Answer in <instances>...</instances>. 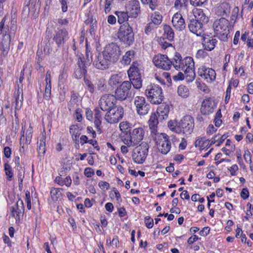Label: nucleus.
Listing matches in <instances>:
<instances>
[{"label":"nucleus","instance_id":"nucleus-1","mask_svg":"<svg viewBox=\"0 0 253 253\" xmlns=\"http://www.w3.org/2000/svg\"><path fill=\"white\" fill-rule=\"evenodd\" d=\"M169 128L176 133L191 134L194 127V120L189 115L184 116L179 122L170 120L168 122Z\"/></svg>","mask_w":253,"mask_h":253},{"label":"nucleus","instance_id":"nucleus-2","mask_svg":"<svg viewBox=\"0 0 253 253\" xmlns=\"http://www.w3.org/2000/svg\"><path fill=\"white\" fill-rule=\"evenodd\" d=\"M16 23L17 20L15 16H12L10 21H9L5 15L0 22V35H2L7 40L13 38L17 30Z\"/></svg>","mask_w":253,"mask_h":253},{"label":"nucleus","instance_id":"nucleus-3","mask_svg":"<svg viewBox=\"0 0 253 253\" xmlns=\"http://www.w3.org/2000/svg\"><path fill=\"white\" fill-rule=\"evenodd\" d=\"M229 21L223 17L214 21L213 23L214 32L220 40L225 41L227 40V36L229 33Z\"/></svg>","mask_w":253,"mask_h":253},{"label":"nucleus","instance_id":"nucleus-4","mask_svg":"<svg viewBox=\"0 0 253 253\" xmlns=\"http://www.w3.org/2000/svg\"><path fill=\"white\" fill-rule=\"evenodd\" d=\"M118 39L126 44L130 45L134 42V33L132 28L127 23L122 25L118 33Z\"/></svg>","mask_w":253,"mask_h":253},{"label":"nucleus","instance_id":"nucleus-5","mask_svg":"<svg viewBox=\"0 0 253 253\" xmlns=\"http://www.w3.org/2000/svg\"><path fill=\"white\" fill-rule=\"evenodd\" d=\"M146 94L152 104H161L164 98L162 89L157 85H150L146 89Z\"/></svg>","mask_w":253,"mask_h":253},{"label":"nucleus","instance_id":"nucleus-6","mask_svg":"<svg viewBox=\"0 0 253 253\" xmlns=\"http://www.w3.org/2000/svg\"><path fill=\"white\" fill-rule=\"evenodd\" d=\"M102 52L110 59V61H112V63L116 62L121 54L120 46L115 42L107 44Z\"/></svg>","mask_w":253,"mask_h":253},{"label":"nucleus","instance_id":"nucleus-7","mask_svg":"<svg viewBox=\"0 0 253 253\" xmlns=\"http://www.w3.org/2000/svg\"><path fill=\"white\" fill-rule=\"evenodd\" d=\"M123 108L121 106H116L106 113L104 119L110 124H116L123 118Z\"/></svg>","mask_w":253,"mask_h":253},{"label":"nucleus","instance_id":"nucleus-8","mask_svg":"<svg viewBox=\"0 0 253 253\" xmlns=\"http://www.w3.org/2000/svg\"><path fill=\"white\" fill-rule=\"evenodd\" d=\"M149 146L146 143H142L133 150L132 155L134 162L137 164H142L145 160L148 152Z\"/></svg>","mask_w":253,"mask_h":253},{"label":"nucleus","instance_id":"nucleus-9","mask_svg":"<svg viewBox=\"0 0 253 253\" xmlns=\"http://www.w3.org/2000/svg\"><path fill=\"white\" fill-rule=\"evenodd\" d=\"M156 140L158 148L163 154H167L170 150L171 143L169 139V136L166 133H158L154 135Z\"/></svg>","mask_w":253,"mask_h":253},{"label":"nucleus","instance_id":"nucleus-10","mask_svg":"<svg viewBox=\"0 0 253 253\" xmlns=\"http://www.w3.org/2000/svg\"><path fill=\"white\" fill-rule=\"evenodd\" d=\"M130 83L136 89H140L142 87V80L138 68L132 64L127 71Z\"/></svg>","mask_w":253,"mask_h":253},{"label":"nucleus","instance_id":"nucleus-11","mask_svg":"<svg viewBox=\"0 0 253 253\" xmlns=\"http://www.w3.org/2000/svg\"><path fill=\"white\" fill-rule=\"evenodd\" d=\"M131 83L129 81H124L117 88L114 97L116 100H125L130 94Z\"/></svg>","mask_w":253,"mask_h":253},{"label":"nucleus","instance_id":"nucleus-12","mask_svg":"<svg viewBox=\"0 0 253 253\" xmlns=\"http://www.w3.org/2000/svg\"><path fill=\"white\" fill-rule=\"evenodd\" d=\"M116 99L114 95L106 94L102 95L99 100V106L102 111L110 110L116 106Z\"/></svg>","mask_w":253,"mask_h":253},{"label":"nucleus","instance_id":"nucleus-13","mask_svg":"<svg viewBox=\"0 0 253 253\" xmlns=\"http://www.w3.org/2000/svg\"><path fill=\"white\" fill-rule=\"evenodd\" d=\"M130 139L126 140L125 143L127 146H135L139 143L143 138L144 135V131L143 129L139 127L133 129L132 130H129Z\"/></svg>","mask_w":253,"mask_h":253},{"label":"nucleus","instance_id":"nucleus-14","mask_svg":"<svg viewBox=\"0 0 253 253\" xmlns=\"http://www.w3.org/2000/svg\"><path fill=\"white\" fill-rule=\"evenodd\" d=\"M69 38V33L67 29L60 26L55 31L53 40L59 47L63 46Z\"/></svg>","mask_w":253,"mask_h":253},{"label":"nucleus","instance_id":"nucleus-15","mask_svg":"<svg viewBox=\"0 0 253 253\" xmlns=\"http://www.w3.org/2000/svg\"><path fill=\"white\" fill-rule=\"evenodd\" d=\"M153 62L155 65L165 70L170 69L172 65L171 61L166 55L158 54L155 55L153 59Z\"/></svg>","mask_w":253,"mask_h":253},{"label":"nucleus","instance_id":"nucleus-16","mask_svg":"<svg viewBox=\"0 0 253 253\" xmlns=\"http://www.w3.org/2000/svg\"><path fill=\"white\" fill-rule=\"evenodd\" d=\"M134 104L136 111L140 115L148 114L150 109V104L146 101L145 98L142 96H137L134 100Z\"/></svg>","mask_w":253,"mask_h":253},{"label":"nucleus","instance_id":"nucleus-17","mask_svg":"<svg viewBox=\"0 0 253 253\" xmlns=\"http://www.w3.org/2000/svg\"><path fill=\"white\" fill-rule=\"evenodd\" d=\"M111 63H112V61H110V59L102 52L96 57L93 64L96 68L104 70L108 68Z\"/></svg>","mask_w":253,"mask_h":253},{"label":"nucleus","instance_id":"nucleus-18","mask_svg":"<svg viewBox=\"0 0 253 253\" xmlns=\"http://www.w3.org/2000/svg\"><path fill=\"white\" fill-rule=\"evenodd\" d=\"M189 30L198 36H203L204 33L203 24L197 20L192 19L188 24Z\"/></svg>","mask_w":253,"mask_h":253},{"label":"nucleus","instance_id":"nucleus-19","mask_svg":"<svg viewBox=\"0 0 253 253\" xmlns=\"http://www.w3.org/2000/svg\"><path fill=\"white\" fill-rule=\"evenodd\" d=\"M173 27L178 31H181L186 27L185 20L182 15L178 12L174 14L171 20Z\"/></svg>","mask_w":253,"mask_h":253},{"label":"nucleus","instance_id":"nucleus-20","mask_svg":"<svg viewBox=\"0 0 253 253\" xmlns=\"http://www.w3.org/2000/svg\"><path fill=\"white\" fill-rule=\"evenodd\" d=\"M126 8L130 16L136 18L140 12L139 2L136 0H130L126 5Z\"/></svg>","mask_w":253,"mask_h":253},{"label":"nucleus","instance_id":"nucleus-21","mask_svg":"<svg viewBox=\"0 0 253 253\" xmlns=\"http://www.w3.org/2000/svg\"><path fill=\"white\" fill-rule=\"evenodd\" d=\"M11 215L15 217L16 221H19L21 216H22L24 211V207L23 201L21 199H18L16 202L15 207L11 208Z\"/></svg>","mask_w":253,"mask_h":253},{"label":"nucleus","instance_id":"nucleus-22","mask_svg":"<svg viewBox=\"0 0 253 253\" xmlns=\"http://www.w3.org/2000/svg\"><path fill=\"white\" fill-rule=\"evenodd\" d=\"M214 107L212 101L210 98L204 99L200 108V111L204 115H208L213 112Z\"/></svg>","mask_w":253,"mask_h":253},{"label":"nucleus","instance_id":"nucleus-23","mask_svg":"<svg viewBox=\"0 0 253 253\" xmlns=\"http://www.w3.org/2000/svg\"><path fill=\"white\" fill-rule=\"evenodd\" d=\"M80 101L78 99V94L75 91L71 92V100L68 103V108L70 111L75 110L76 113H78V111H80L79 108Z\"/></svg>","mask_w":253,"mask_h":253},{"label":"nucleus","instance_id":"nucleus-24","mask_svg":"<svg viewBox=\"0 0 253 253\" xmlns=\"http://www.w3.org/2000/svg\"><path fill=\"white\" fill-rule=\"evenodd\" d=\"M169 112V106L166 103H162L157 108V115L159 116L160 122L166 120L168 118Z\"/></svg>","mask_w":253,"mask_h":253},{"label":"nucleus","instance_id":"nucleus-25","mask_svg":"<svg viewBox=\"0 0 253 253\" xmlns=\"http://www.w3.org/2000/svg\"><path fill=\"white\" fill-rule=\"evenodd\" d=\"M159 121H160L159 116L156 113H152L150 116L148 123L149 128L151 130L153 137H154V135L158 134L157 126Z\"/></svg>","mask_w":253,"mask_h":253},{"label":"nucleus","instance_id":"nucleus-26","mask_svg":"<svg viewBox=\"0 0 253 253\" xmlns=\"http://www.w3.org/2000/svg\"><path fill=\"white\" fill-rule=\"evenodd\" d=\"M217 42V41L212 37H204L202 43L205 47V49L211 51L214 48Z\"/></svg>","mask_w":253,"mask_h":253},{"label":"nucleus","instance_id":"nucleus-27","mask_svg":"<svg viewBox=\"0 0 253 253\" xmlns=\"http://www.w3.org/2000/svg\"><path fill=\"white\" fill-rule=\"evenodd\" d=\"M45 82L46 85L43 97L46 100H48L50 98L51 89V75L49 71H47L46 73Z\"/></svg>","mask_w":253,"mask_h":253},{"label":"nucleus","instance_id":"nucleus-28","mask_svg":"<svg viewBox=\"0 0 253 253\" xmlns=\"http://www.w3.org/2000/svg\"><path fill=\"white\" fill-rule=\"evenodd\" d=\"M77 64L78 68L75 71V77L77 79H81L86 74L87 67L83 65L81 60L77 61Z\"/></svg>","mask_w":253,"mask_h":253},{"label":"nucleus","instance_id":"nucleus-29","mask_svg":"<svg viewBox=\"0 0 253 253\" xmlns=\"http://www.w3.org/2000/svg\"><path fill=\"white\" fill-rule=\"evenodd\" d=\"M36 1L37 0H29L28 3L23 8V13L26 15H28L30 12L35 14L37 12Z\"/></svg>","mask_w":253,"mask_h":253},{"label":"nucleus","instance_id":"nucleus-30","mask_svg":"<svg viewBox=\"0 0 253 253\" xmlns=\"http://www.w3.org/2000/svg\"><path fill=\"white\" fill-rule=\"evenodd\" d=\"M219 15L221 16H228L230 13V6L227 2L221 3L218 7Z\"/></svg>","mask_w":253,"mask_h":253},{"label":"nucleus","instance_id":"nucleus-31","mask_svg":"<svg viewBox=\"0 0 253 253\" xmlns=\"http://www.w3.org/2000/svg\"><path fill=\"white\" fill-rule=\"evenodd\" d=\"M194 16L198 21H200L203 24L208 22V17L205 15L203 11L201 9H197L194 12Z\"/></svg>","mask_w":253,"mask_h":253},{"label":"nucleus","instance_id":"nucleus-32","mask_svg":"<svg viewBox=\"0 0 253 253\" xmlns=\"http://www.w3.org/2000/svg\"><path fill=\"white\" fill-rule=\"evenodd\" d=\"M180 64V68L182 71L184 68H192L194 67V62L191 57L187 56L182 59Z\"/></svg>","mask_w":253,"mask_h":253},{"label":"nucleus","instance_id":"nucleus-33","mask_svg":"<svg viewBox=\"0 0 253 253\" xmlns=\"http://www.w3.org/2000/svg\"><path fill=\"white\" fill-rule=\"evenodd\" d=\"M186 75L185 78L187 82H192L195 78L194 67L192 68H184L182 70Z\"/></svg>","mask_w":253,"mask_h":253},{"label":"nucleus","instance_id":"nucleus-34","mask_svg":"<svg viewBox=\"0 0 253 253\" xmlns=\"http://www.w3.org/2000/svg\"><path fill=\"white\" fill-rule=\"evenodd\" d=\"M81 60L83 62V64L86 67H89L92 62V54L89 51H86V58L80 55L78 58V61Z\"/></svg>","mask_w":253,"mask_h":253},{"label":"nucleus","instance_id":"nucleus-35","mask_svg":"<svg viewBox=\"0 0 253 253\" xmlns=\"http://www.w3.org/2000/svg\"><path fill=\"white\" fill-rule=\"evenodd\" d=\"M115 14L118 17V22L120 24H123L125 22H126L128 19V12L116 11L115 12Z\"/></svg>","mask_w":253,"mask_h":253},{"label":"nucleus","instance_id":"nucleus-36","mask_svg":"<svg viewBox=\"0 0 253 253\" xmlns=\"http://www.w3.org/2000/svg\"><path fill=\"white\" fill-rule=\"evenodd\" d=\"M177 93L178 95L182 98H187L189 94V89L186 86L181 84L177 88Z\"/></svg>","mask_w":253,"mask_h":253},{"label":"nucleus","instance_id":"nucleus-37","mask_svg":"<svg viewBox=\"0 0 253 253\" xmlns=\"http://www.w3.org/2000/svg\"><path fill=\"white\" fill-rule=\"evenodd\" d=\"M216 74L214 70L211 68H207L204 79L207 82H211L215 80Z\"/></svg>","mask_w":253,"mask_h":253},{"label":"nucleus","instance_id":"nucleus-38","mask_svg":"<svg viewBox=\"0 0 253 253\" xmlns=\"http://www.w3.org/2000/svg\"><path fill=\"white\" fill-rule=\"evenodd\" d=\"M134 51L132 50L126 52L123 57V62L124 64L128 65L130 64L131 59L134 57Z\"/></svg>","mask_w":253,"mask_h":253},{"label":"nucleus","instance_id":"nucleus-39","mask_svg":"<svg viewBox=\"0 0 253 253\" xmlns=\"http://www.w3.org/2000/svg\"><path fill=\"white\" fill-rule=\"evenodd\" d=\"M62 191L63 189L62 188H52L50 191L52 199L54 201H56L58 198H61L62 196Z\"/></svg>","mask_w":253,"mask_h":253},{"label":"nucleus","instance_id":"nucleus-40","mask_svg":"<svg viewBox=\"0 0 253 253\" xmlns=\"http://www.w3.org/2000/svg\"><path fill=\"white\" fill-rule=\"evenodd\" d=\"M174 62H172V64L176 70H178L180 69V64L182 59V57L180 53L176 52L174 57L173 58Z\"/></svg>","mask_w":253,"mask_h":253},{"label":"nucleus","instance_id":"nucleus-41","mask_svg":"<svg viewBox=\"0 0 253 253\" xmlns=\"http://www.w3.org/2000/svg\"><path fill=\"white\" fill-rule=\"evenodd\" d=\"M188 3V0H176L174 3V7L177 10L185 9Z\"/></svg>","mask_w":253,"mask_h":253},{"label":"nucleus","instance_id":"nucleus-42","mask_svg":"<svg viewBox=\"0 0 253 253\" xmlns=\"http://www.w3.org/2000/svg\"><path fill=\"white\" fill-rule=\"evenodd\" d=\"M162 20V16L159 12H155L151 16V23L154 25H157L161 23Z\"/></svg>","mask_w":253,"mask_h":253},{"label":"nucleus","instance_id":"nucleus-43","mask_svg":"<svg viewBox=\"0 0 253 253\" xmlns=\"http://www.w3.org/2000/svg\"><path fill=\"white\" fill-rule=\"evenodd\" d=\"M70 133L72 135L73 140L77 143L78 138L80 135V133H79V130L75 126L72 125L70 126Z\"/></svg>","mask_w":253,"mask_h":253},{"label":"nucleus","instance_id":"nucleus-44","mask_svg":"<svg viewBox=\"0 0 253 253\" xmlns=\"http://www.w3.org/2000/svg\"><path fill=\"white\" fill-rule=\"evenodd\" d=\"M164 29L165 33L167 34V39L169 41H172L174 38V32L173 30L168 25L165 26Z\"/></svg>","mask_w":253,"mask_h":253},{"label":"nucleus","instance_id":"nucleus-45","mask_svg":"<svg viewBox=\"0 0 253 253\" xmlns=\"http://www.w3.org/2000/svg\"><path fill=\"white\" fill-rule=\"evenodd\" d=\"M121 82V77L117 74L113 75L111 76L108 84L111 86L116 85Z\"/></svg>","mask_w":253,"mask_h":253},{"label":"nucleus","instance_id":"nucleus-46","mask_svg":"<svg viewBox=\"0 0 253 253\" xmlns=\"http://www.w3.org/2000/svg\"><path fill=\"white\" fill-rule=\"evenodd\" d=\"M18 167V181L19 182V186H20V185H22V182H23V179L24 178V173H25V171H24V169H23V168L19 165V164H18V166H17Z\"/></svg>","mask_w":253,"mask_h":253},{"label":"nucleus","instance_id":"nucleus-47","mask_svg":"<svg viewBox=\"0 0 253 253\" xmlns=\"http://www.w3.org/2000/svg\"><path fill=\"white\" fill-rule=\"evenodd\" d=\"M10 40H7L6 43L3 42V41H2L1 42V50L2 52V53L4 55H5L8 53L9 48V44H10Z\"/></svg>","mask_w":253,"mask_h":253},{"label":"nucleus","instance_id":"nucleus-48","mask_svg":"<svg viewBox=\"0 0 253 253\" xmlns=\"http://www.w3.org/2000/svg\"><path fill=\"white\" fill-rule=\"evenodd\" d=\"M33 130L31 127H29L26 132L25 144H29L31 141L32 138Z\"/></svg>","mask_w":253,"mask_h":253},{"label":"nucleus","instance_id":"nucleus-49","mask_svg":"<svg viewBox=\"0 0 253 253\" xmlns=\"http://www.w3.org/2000/svg\"><path fill=\"white\" fill-rule=\"evenodd\" d=\"M239 11V9L238 7H235L232 9L231 19L232 21H234V22H235L238 19Z\"/></svg>","mask_w":253,"mask_h":253},{"label":"nucleus","instance_id":"nucleus-50","mask_svg":"<svg viewBox=\"0 0 253 253\" xmlns=\"http://www.w3.org/2000/svg\"><path fill=\"white\" fill-rule=\"evenodd\" d=\"M144 222L145 225L148 228H151L154 225L153 219L150 216L145 217Z\"/></svg>","mask_w":253,"mask_h":253},{"label":"nucleus","instance_id":"nucleus-51","mask_svg":"<svg viewBox=\"0 0 253 253\" xmlns=\"http://www.w3.org/2000/svg\"><path fill=\"white\" fill-rule=\"evenodd\" d=\"M4 169L6 175L8 176V180H10L13 176V173L10 170V166L7 164H5Z\"/></svg>","mask_w":253,"mask_h":253},{"label":"nucleus","instance_id":"nucleus-52","mask_svg":"<svg viewBox=\"0 0 253 253\" xmlns=\"http://www.w3.org/2000/svg\"><path fill=\"white\" fill-rule=\"evenodd\" d=\"M207 141H204L203 138L197 139L195 142V146L196 147H200L201 149H203L204 144Z\"/></svg>","mask_w":253,"mask_h":253},{"label":"nucleus","instance_id":"nucleus-53","mask_svg":"<svg viewBox=\"0 0 253 253\" xmlns=\"http://www.w3.org/2000/svg\"><path fill=\"white\" fill-rule=\"evenodd\" d=\"M155 25H154L153 23L150 22L149 23L145 28V33L147 35H149L152 30L154 29Z\"/></svg>","mask_w":253,"mask_h":253},{"label":"nucleus","instance_id":"nucleus-54","mask_svg":"<svg viewBox=\"0 0 253 253\" xmlns=\"http://www.w3.org/2000/svg\"><path fill=\"white\" fill-rule=\"evenodd\" d=\"M148 4H149L150 8L152 10H154L158 6V0H149V1H148Z\"/></svg>","mask_w":253,"mask_h":253},{"label":"nucleus","instance_id":"nucleus-55","mask_svg":"<svg viewBox=\"0 0 253 253\" xmlns=\"http://www.w3.org/2000/svg\"><path fill=\"white\" fill-rule=\"evenodd\" d=\"M38 151L39 154H44L45 152V143H40L39 145L38 148Z\"/></svg>","mask_w":253,"mask_h":253},{"label":"nucleus","instance_id":"nucleus-56","mask_svg":"<svg viewBox=\"0 0 253 253\" xmlns=\"http://www.w3.org/2000/svg\"><path fill=\"white\" fill-rule=\"evenodd\" d=\"M206 0H190L191 4L194 6H198L202 5Z\"/></svg>","mask_w":253,"mask_h":253},{"label":"nucleus","instance_id":"nucleus-57","mask_svg":"<svg viewBox=\"0 0 253 253\" xmlns=\"http://www.w3.org/2000/svg\"><path fill=\"white\" fill-rule=\"evenodd\" d=\"M231 90V86L229 84L226 89V95H225V104H227L228 103V101L229 100L230 97Z\"/></svg>","mask_w":253,"mask_h":253},{"label":"nucleus","instance_id":"nucleus-58","mask_svg":"<svg viewBox=\"0 0 253 253\" xmlns=\"http://www.w3.org/2000/svg\"><path fill=\"white\" fill-rule=\"evenodd\" d=\"M112 1L113 0H105V12L106 13H108L110 11Z\"/></svg>","mask_w":253,"mask_h":253},{"label":"nucleus","instance_id":"nucleus-59","mask_svg":"<svg viewBox=\"0 0 253 253\" xmlns=\"http://www.w3.org/2000/svg\"><path fill=\"white\" fill-rule=\"evenodd\" d=\"M84 175L87 177H90L94 174V171L92 169L90 168H85L84 170Z\"/></svg>","mask_w":253,"mask_h":253},{"label":"nucleus","instance_id":"nucleus-60","mask_svg":"<svg viewBox=\"0 0 253 253\" xmlns=\"http://www.w3.org/2000/svg\"><path fill=\"white\" fill-rule=\"evenodd\" d=\"M85 84L87 87V89L89 90V91L91 93L93 92L94 91V86L93 84L91 83V82L88 80H85L84 81Z\"/></svg>","mask_w":253,"mask_h":253},{"label":"nucleus","instance_id":"nucleus-61","mask_svg":"<svg viewBox=\"0 0 253 253\" xmlns=\"http://www.w3.org/2000/svg\"><path fill=\"white\" fill-rule=\"evenodd\" d=\"M241 197L243 199H247L249 196V192L247 188H243L240 193Z\"/></svg>","mask_w":253,"mask_h":253},{"label":"nucleus","instance_id":"nucleus-62","mask_svg":"<svg viewBox=\"0 0 253 253\" xmlns=\"http://www.w3.org/2000/svg\"><path fill=\"white\" fill-rule=\"evenodd\" d=\"M244 158L245 160L247 163H251L252 162L251 154L249 150H247L245 151Z\"/></svg>","mask_w":253,"mask_h":253},{"label":"nucleus","instance_id":"nucleus-63","mask_svg":"<svg viewBox=\"0 0 253 253\" xmlns=\"http://www.w3.org/2000/svg\"><path fill=\"white\" fill-rule=\"evenodd\" d=\"M98 186L102 189H106L108 190L109 189V183L105 181H100L98 183Z\"/></svg>","mask_w":253,"mask_h":253},{"label":"nucleus","instance_id":"nucleus-64","mask_svg":"<svg viewBox=\"0 0 253 253\" xmlns=\"http://www.w3.org/2000/svg\"><path fill=\"white\" fill-rule=\"evenodd\" d=\"M207 68L205 66H202V67H200V68H199L198 71V74L202 78H204V77L205 75L206 71H207Z\"/></svg>","mask_w":253,"mask_h":253}]
</instances>
